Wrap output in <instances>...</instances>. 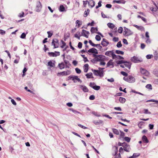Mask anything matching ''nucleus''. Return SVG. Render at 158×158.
<instances>
[{
	"label": "nucleus",
	"mask_w": 158,
	"mask_h": 158,
	"mask_svg": "<svg viewBox=\"0 0 158 158\" xmlns=\"http://www.w3.org/2000/svg\"><path fill=\"white\" fill-rule=\"evenodd\" d=\"M154 57L156 60H157L158 58V52L155 51L154 53Z\"/></svg>",
	"instance_id": "44"
},
{
	"label": "nucleus",
	"mask_w": 158,
	"mask_h": 158,
	"mask_svg": "<svg viewBox=\"0 0 158 158\" xmlns=\"http://www.w3.org/2000/svg\"><path fill=\"white\" fill-rule=\"evenodd\" d=\"M115 53L118 54H121L122 55H123L124 54L123 52L119 50H116Z\"/></svg>",
	"instance_id": "41"
},
{
	"label": "nucleus",
	"mask_w": 158,
	"mask_h": 158,
	"mask_svg": "<svg viewBox=\"0 0 158 158\" xmlns=\"http://www.w3.org/2000/svg\"><path fill=\"white\" fill-rule=\"evenodd\" d=\"M62 44L60 46L61 48H64V51H65L68 48V46L66 45V43L63 41H61Z\"/></svg>",
	"instance_id": "20"
},
{
	"label": "nucleus",
	"mask_w": 158,
	"mask_h": 158,
	"mask_svg": "<svg viewBox=\"0 0 158 158\" xmlns=\"http://www.w3.org/2000/svg\"><path fill=\"white\" fill-rule=\"evenodd\" d=\"M70 71L67 70L66 71H64L58 73L57 74V75L58 77L61 76H67L70 74Z\"/></svg>",
	"instance_id": "10"
},
{
	"label": "nucleus",
	"mask_w": 158,
	"mask_h": 158,
	"mask_svg": "<svg viewBox=\"0 0 158 158\" xmlns=\"http://www.w3.org/2000/svg\"><path fill=\"white\" fill-rule=\"evenodd\" d=\"M95 39L97 41H100L101 39V38L99 35H97L95 36Z\"/></svg>",
	"instance_id": "60"
},
{
	"label": "nucleus",
	"mask_w": 158,
	"mask_h": 158,
	"mask_svg": "<svg viewBox=\"0 0 158 158\" xmlns=\"http://www.w3.org/2000/svg\"><path fill=\"white\" fill-rule=\"evenodd\" d=\"M123 28L122 27H120L118 30V32L119 33H122L123 32Z\"/></svg>",
	"instance_id": "54"
},
{
	"label": "nucleus",
	"mask_w": 158,
	"mask_h": 158,
	"mask_svg": "<svg viewBox=\"0 0 158 158\" xmlns=\"http://www.w3.org/2000/svg\"><path fill=\"white\" fill-rule=\"evenodd\" d=\"M65 64L63 62H61L59 63L58 65V67L60 69H62L65 67Z\"/></svg>",
	"instance_id": "28"
},
{
	"label": "nucleus",
	"mask_w": 158,
	"mask_h": 158,
	"mask_svg": "<svg viewBox=\"0 0 158 158\" xmlns=\"http://www.w3.org/2000/svg\"><path fill=\"white\" fill-rule=\"evenodd\" d=\"M95 24V23L94 21L92 20L91 23H89L87 24V26H94Z\"/></svg>",
	"instance_id": "40"
},
{
	"label": "nucleus",
	"mask_w": 158,
	"mask_h": 158,
	"mask_svg": "<svg viewBox=\"0 0 158 158\" xmlns=\"http://www.w3.org/2000/svg\"><path fill=\"white\" fill-rule=\"evenodd\" d=\"M85 76L87 78H93V73H87L85 75Z\"/></svg>",
	"instance_id": "33"
},
{
	"label": "nucleus",
	"mask_w": 158,
	"mask_h": 158,
	"mask_svg": "<svg viewBox=\"0 0 158 158\" xmlns=\"http://www.w3.org/2000/svg\"><path fill=\"white\" fill-rule=\"evenodd\" d=\"M42 8V5L40 2H38L37 3L36 6V10L38 11H40Z\"/></svg>",
	"instance_id": "25"
},
{
	"label": "nucleus",
	"mask_w": 158,
	"mask_h": 158,
	"mask_svg": "<svg viewBox=\"0 0 158 158\" xmlns=\"http://www.w3.org/2000/svg\"><path fill=\"white\" fill-rule=\"evenodd\" d=\"M84 71L85 73L88 72L89 69V65L88 64H85L83 66Z\"/></svg>",
	"instance_id": "30"
},
{
	"label": "nucleus",
	"mask_w": 158,
	"mask_h": 158,
	"mask_svg": "<svg viewBox=\"0 0 158 158\" xmlns=\"http://www.w3.org/2000/svg\"><path fill=\"white\" fill-rule=\"evenodd\" d=\"M119 152L120 154H122L123 153V148L122 147H120L119 150Z\"/></svg>",
	"instance_id": "59"
},
{
	"label": "nucleus",
	"mask_w": 158,
	"mask_h": 158,
	"mask_svg": "<svg viewBox=\"0 0 158 158\" xmlns=\"http://www.w3.org/2000/svg\"><path fill=\"white\" fill-rule=\"evenodd\" d=\"M140 71L141 74L143 76V78L144 79H146V78H144V76H146L147 77L149 76L150 73L146 69L141 68L140 69Z\"/></svg>",
	"instance_id": "7"
},
{
	"label": "nucleus",
	"mask_w": 158,
	"mask_h": 158,
	"mask_svg": "<svg viewBox=\"0 0 158 158\" xmlns=\"http://www.w3.org/2000/svg\"><path fill=\"white\" fill-rule=\"evenodd\" d=\"M75 71H76V73L78 74H80L81 72V70L78 68H76Z\"/></svg>",
	"instance_id": "61"
},
{
	"label": "nucleus",
	"mask_w": 158,
	"mask_h": 158,
	"mask_svg": "<svg viewBox=\"0 0 158 158\" xmlns=\"http://www.w3.org/2000/svg\"><path fill=\"white\" fill-rule=\"evenodd\" d=\"M82 36L81 33V34L80 32H77L74 35L75 37L78 39V40H80V37Z\"/></svg>",
	"instance_id": "29"
},
{
	"label": "nucleus",
	"mask_w": 158,
	"mask_h": 158,
	"mask_svg": "<svg viewBox=\"0 0 158 158\" xmlns=\"http://www.w3.org/2000/svg\"><path fill=\"white\" fill-rule=\"evenodd\" d=\"M81 33L82 36H84L86 38L89 37L90 34L89 31L84 29L82 30Z\"/></svg>",
	"instance_id": "14"
},
{
	"label": "nucleus",
	"mask_w": 158,
	"mask_h": 158,
	"mask_svg": "<svg viewBox=\"0 0 158 158\" xmlns=\"http://www.w3.org/2000/svg\"><path fill=\"white\" fill-rule=\"evenodd\" d=\"M89 43L90 44L93 46L95 47L97 45H98V44L96 45L94 44L92 41L91 40H89Z\"/></svg>",
	"instance_id": "55"
},
{
	"label": "nucleus",
	"mask_w": 158,
	"mask_h": 158,
	"mask_svg": "<svg viewBox=\"0 0 158 158\" xmlns=\"http://www.w3.org/2000/svg\"><path fill=\"white\" fill-rule=\"evenodd\" d=\"M56 61L54 60H50L48 62L47 66L49 68H54L55 66Z\"/></svg>",
	"instance_id": "12"
},
{
	"label": "nucleus",
	"mask_w": 158,
	"mask_h": 158,
	"mask_svg": "<svg viewBox=\"0 0 158 158\" xmlns=\"http://www.w3.org/2000/svg\"><path fill=\"white\" fill-rule=\"evenodd\" d=\"M153 56L152 55H148L146 56V58L148 59H150L153 57Z\"/></svg>",
	"instance_id": "63"
},
{
	"label": "nucleus",
	"mask_w": 158,
	"mask_h": 158,
	"mask_svg": "<svg viewBox=\"0 0 158 158\" xmlns=\"http://www.w3.org/2000/svg\"><path fill=\"white\" fill-rule=\"evenodd\" d=\"M89 10L88 9L86 10H85L84 14V16L85 17H86L87 15H89Z\"/></svg>",
	"instance_id": "38"
},
{
	"label": "nucleus",
	"mask_w": 158,
	"mask_h": 158,
	"mask_svg": "<svg viewBox=\"0 0 158 158\" xmlns=\"http://www.w3.org/2000/svg\"><path fill=\"white\" fill-rule=\"evenodd\" d=\"M143 113L145 114H150L151 112H149L148 109H144L143 110Z\"/></svg>",
	"instance_id": "46"
},
{
	"label": "nucleus",
	"mask_w": 158,
	"mask_h": 158,
	"mask_svg": "<svg viewBox=\"0 0 158 158\" xmlns=\"http://www.w3.org/2000/svg\"><path fill=\"white\" fill-rule=\"evenodd\" d=\"M125 136V133L123 131H120V138H123Z\"/></svg>",
	"instance_id": "48"
},
{
	"label": "nucleus",
	"mask_w": 158,
	"mask_h": 158,
	"mask_svg": "<svg viewBox=\"0 0 158 158\" xmlns=\"http://www.w3.org/2000/svg\"><path fill=\"white\" fill-rule=\"evenodd\" d=\"M142 142L145 143H148L149 142V141L147 137L145 135H144L142 136Z\"/></svg>",
	"instance_id": "22"
},
{
	"label": "nucleus",
	"mask_w": 158,
	"mask_h": 158,
	"mask_svg": "<svg viewBox=\"0 0 158 158\" xmlns=\"http://www.w3.org/2000/svg\"><path fill=\"white\" fill-rule=\"evenodd\" d=\"M119 100L120 102L122 103H125L126 101L125 98L122 97H120Z\"/></svg>",
	"instance_id": "37"
},
{
	"label": "nucleus",
	"mask_w": 158,
	"mask_h": 158,
	"mask_svg": "<svg viewBox=\"0 0 158 158\" xmlns=\"http://www.w3.org/2000/svg\"><path fill=\"white\" fill-rule=\"evenodd\" d=\"M137 17L138 18H141L142 20L143 21H144V22H147V20L146 19L144 18V17H143L142 16H141L139 15H138L137 16Z\"/></svg>",
	"instance_id": "45"
},
{
	"label": "nucleus",
	"mask_w": 158,
	"mask_h": 158,
	"mask_svg": "<svg viewBox=\"0 0 158 158\" xmlns=\"http://www.w3.org/2000/svg\"><path fill=\"white\" fill-rule=\"evenodd\" d=\"M81 56L83 58V59H84L83 60L85 62H86V61H88V60L87 57L85 56V55H81Z\"/></svg>",
	"instance_id": "53"
},
{
	"label": "nucleus",
	"mask_w": 158,
	"mask_h": 158,
	"mask_svg": "<svg viewBox=\"0 0 158 158\" xmlns=\"http://www.w3.org/2000/svg\"><path fill=\"white\" fill-rule=\"evenodd\" d=\"M120 66L123 68H125L124 70L125 71H128V70L131 68V64L130 62L124 61L123 64L120 65Z\"/></svg>",
	"instance_id": "6"
},
{
	"label": "nucleus",
	"mask_w": 158,
	"mask_h": 158,
	"mask_svg": "<svg viewBox=\"0 0 158 158\" xmlns=\"http://www.w3.org/2000/svg\"><path fill=\"white\" fill-rule=\"evenodd\" d=\"M140 155V154L139 153H134L132 156L129 157L128 158H136L139 156Z\"/></svg>",
	"instance_id": "35"
},
{
	"label": "nucleus",
	"mask_w": 158,
	"mask_h": 158,
	"mask_svg": "<svg viewBox=\"0 0 158 158\" xmlns=\"http://www.w3.org/2000/svg\"><path fill=\"white\" fill-rule=\"evenodd\" d=\"M82 44L81 42H79L78 44V47L80 48L81 49L82 48Z\"/></svg>",
	"instance_id": "62"
},
{
	"label": "nucleus",
	"mask_w": 158,
	"mask_h": 158,
	"mask_svg": "<svg viewBox=\"0 0 158 158\" xmlns=\"http://www.w3.org/2000/svg\"><path fill=\"white\" fill-rule=\"evenodd\" d=\"M126 2L125 0H114L113 1V3H117L118 4H124Z\"/></svg>",
	"instance_id": "21"
},
{
	"label": "nucleus",
	"mask_w": 158,
	"mask_h": 158,
	"mask_svg": "<svg viewBox=\"0 0 158 158\" xmlns=\"http://www.w3.org/2000/svg\"><path fill=\"white\" fill-rule=\"evenodd\" d=\"M27 70V69L26 67H25L24 68V69L23 70V74H22L23 77H24L25 76V75L26 74L25 73L26 72Z\"/></svg>",
	"instance_id": "47"
},
{
	"label": "nucleus",
	"mask_w": 158,
	"mask_h": 158,
	"mask_svg": "<svg viewBox=\"0 0 158 158\" xmlns=\"http://www.w3.org/2000/svg\"><path fill=\"white\" fill-rule=\"evenodd\" d=\"M102 2L101 1H100L98 3V5L97 6H96V9H97L99 7H101L102 6V4H101Z\"/></svg>",
	"instance_id": "51"
},
{
	"label": "nucleus",
	"mask_w": 158,
	"mask_h": 158,
	"mask_svg": "<svg viewBox=\"0 0 158 158\" xmlns=\"http://www.w3.org/2000/svg\"><path fill=\"white\" fill-rule=\"evenodd\" d=\"M88 52L94 54H97L98 53V50L95 48H93L90 49L88 51Z\"/></svg>",
	"instance_id": "18"
},
{
	"label": "nucleus",
	"mask_w": 158,
	"mask_h": 158,
	"mask_svg": "<svg viewBox=\"0 0 158 158\" xmlns=\"http://www.w3.org/2000/svg\"><path fill=\"white\" fill-rule=\"evenodd\" d=\"M124 139L127 142H129L130 141L131 138L127 137H126L124 138Z\"/></svg>",
	"instance_id": "57"
},
{
	"label": "nucleus",
	"mask_w": 158,
	"mask_h": 158,
	"mask_svg": "<svg viewBox=\"0 0 158 158\" xmlns=\"http://www.w3.org/2000/svg\"><path fill=\"white\" fill-rule=\"evenodd\" d=\"M122 45L121 41H119L118 42L117 44V46L118 48H120L122 47Z\"/></svg>",
	"instance_id": "58"
},
{
	"label": "nucleus",
	"mask_w": 158,
	"mask_h": 158,
	"mask_svg": "<svg viewBox=\"0 0 158 158\" xmlns=\"http://www.w3.org/2000/svg\"><path fill=\"white\" fill-rule=\"evenodd\" d=\"M100 88V87L99 86H98L96 85L94 86V87L93 89L94 90H99Z\"/></svg>",
	"instance_id": "52"
},
{
	"label": "nucleus",
	"mask_w": 158,
	"mask_h": 158,
	"mask_svg": "<svg viewBox=\"0 0 158 158\" xmlns=\"http://www.w3.org/2000/svg\"><path fill=\"white\" fill-rule=\"evenodd\" d=\"M52 44L54 46V48H56L58 47L59 44L58 40H53L52 42Z\"/></svg>",
	"instance_id": "15"
},
{
	"label": "nucleus",
	"mask_w": 158,
	"mask_h": 158,
	"mask_svg": "<svg viewBox=\"0 0 158 158\" xmlns=\"http://www.w3.org/2000/svg\"><path fill=\"white\" fill-rule=\"evenodd\" d=\"M82 22L80 20H77L76 21V26L77 28H79L82 24Z\"/></svg>",
	"instance_id": "23"
},
{
	"label": "nucleus",
	"mask_w": 158,
	"mask_h": 158,
	"mask_svg": "<svg viewBox=\"0 0 158 158\" xmlns=\"http://www.w3.org/2000/svg\"><path fill=\"white\" fill-rule=\"evenodd\" d=\"M88 3L89 5L92 8L95 6V2L93 0H90L88 2Z\"/></svg>",
	"instance_id": "27"
},
{
	"label": "nucleus",
	"mask_w": 158,
	"mask_h": 158,
	"mask_svg": "<svg viewBox=\"0 0 158 158\" xmlns=\"http://www.w3.org/2000/svg\"><path fill=\"white\" fill-rule=\"evenodd\" d=\"M131 60L134 63H136L141 62L143 60L142 59L139 58L137 56H134L131 58Z\"/></svg>",
	"instance_id": "13"
},
{
	"label": "nucleus",
	"mask_w": 158,
	"mask_h": 158,
	"mask_svg": "<svg viewBox=\"0 0 158 158\" xmlns=\"http://www.w3.org/2000/svg\"><path fill=\"white\" fill-rule=\"evenodd\" d=\"M146 88L149 90H151L152 89V86L151 84H147L145 86Z\"/></svg>",
	"instance_id": "43"
},
{
	"label": "nucleus",
	"mask_w": 158,
	"mask_h": 158,
	"mask_svg": "<svg viewBox=\"0 0 158 158\" xmlns=\"http://www.w3.org/2000/svg\"><path fill=\"white\" fill-rule=\"evenodd\" d=\"M48 54L50 57H56L59 56L60 53L59 52L55 51L54 52H48Z\"/></svg>",
	"instance_id": "11"
},
{
	"label": "nucleus",
	"mask_w": 158,
	"mask_h": 158,
	"mask_svg": "<svg viewBox=\"0 0 158 158\" xmlns=\"http://www.w3.org/2000/svg\"><path fill=\"white\" fill-rule=\"evenodd\" d=\"M107 66L112 67H113L114 64L112 60H110L107 63Z\"/></svg>",
	"instance_id": "31"
},
{
	"label": "nucleus",
	"mask_w": 158,
	"mask_h": 158,
	"mask_svg": "<svg viewBox=\"0 0 158 158\" xmlns=\"http://www.w3.org/2000/svg\"><path fill=\"white\" fill-rule=\"evenodd\" d=\"M123 147V149L124 151L127 152L129 151V149L130 148L129 145L126 143H125V144H124Z\"/></svg>",
	"instance_id": "24"
},
{
	"label": "nucleus",
	"mask_w": 158,
	"mask_h": 158,
	"mask_svg": "<svg viewBox=\"0 0 158 158\" xmlns=\"http://www.w3.org/2000/svg\"><path fill=\"white\" fill-rule=\"evenodd\" d=\"M154 6L150 8L153 14L155 16L158 15V4H157L154 2H153Z\"/></svg>",
	"instance_id": "3"
},
{
	"label": "nucleus",
	"mask_w": 158,
	"mask_h": 158,
	"mask_svg": "<svg viewBox=\"0 0 158 158\" xmlns=\"http://www.w3.org/2000/svg\"><path fill=\"white\" fill-rule=\"evenodd\" d=\"M72 80L74 82H76L77 81H78V82L81 81L80 79L78 78V77L77 76L73 77Z\"/></svg>",
	"instance_id": "34"
},
{
	"label": "nucleus",
	"mask_w": 158,
	"mask_h": 158,
	"mask_svg": "<svg viewBox=\"0 0 158 158\" xmlns=\"http://www.w3.org/2000/svg\"><path fill=\"white\" fill-rule=\"evenodd\" d=\"M144 123L143 122H140L138 124L139 128H142L143 127Z\"/></svg>",
	"instance_id": "39"
},
{
	"label": "nucleus",
	"mask_w": 158,
	"mask_h": 158,
	"mask_svg": "<svg viewBox=\"0 0 158 158\" xmlns=\"http://www.w3.org/2000/svg\"><path fill=\"white\" fill-rule=\"evenodd\" d=\"M105 55L110 57H112L113 59H118L122 60L123 58L120 56L116 55L114 52V50L108 51L106 52Z\"/></svg>",
	"instance_id": "2"
},
{
	"label": "nucleus",
	"mask_w": 158,
	"mask_h": 158,
	"mask_svg": "<svg viewBox=\"0 0 158 158\" xmlns=\"http://www.w3.org/2000/svg\"><path fill=\"white\" fill-rule=\"evenodd\" d=\"M121 73L124 76L123 77V79L126 81L130 83H132L135 82V79L132 75L128 76L127 73L124 71H121Z\"/></svg>",
	"instance_id": "1"
},
{
	"label": "nucleus",
	"mask_w": 158,
	"mask_h": 158,
	"mask_svg": "<svg viewBox=\"0 0 158 158\" xmlns=\"http://www.w3.org/2000/svg\"><path fill=\"white\" fill-rule=\"evenodd\" d=\"M113 40L114 42H117L118 41V37H114L113 39Z\"/></svg>",
	"instance_id": "64"
},
{
	"label": "nucleus",
	"mask_w": 158,
	"mask_h": 158,
	"mask_svg": "<svg viewBox=\"0 0 158 158\" xmlns=\"http://www.w3.org/2000/svg\"><path fill=\"white\" fill-rule=\"evenodd\" d=\"M112 131L113 132V133L117 135H118L119 134V132L118 131V130L114 129V128H113L112 129Z\"/></svg>",
	"instance_id": "42"
},
{
	"label": "nucleus",
	"mask_w": 158,
	"mask_h": 158,
	"mask_svg": "<svg viewBox=\"0 0 158 158\" xmlns=\"http://www.w3.org/2000/svg\"><path fill=\"white\" fill-rule=\"evenodd\" d=\"M113 148L114 149V153L113 155L114 156V158H121V156L120 153L117 154L118 152V147L115 146Z\"/></svg>",
	"instance_id": "9"
},
{
	"label": "nucleus",
	"mask_w": 158,
	"mask_h": 158,
	"mask_svg": "<svg viewBox=\"0 0 158 158\" xmlns=\"http://www.w3.org/2000/svg\"><path fill=\"white\" fill-rule=\"evenodd\" d=\"M109 42L105 39H103L101 44L103 47H106L109 44Z\"/></svg>",
	"instance_id": "19"
},
{
	"label": "nucleus",
	"mask_w": 158,
	"mask_h": 158,
	"mask_svg": "<svg viewBox=\"0 0 158 158\" xmlns=\"http://www.w3.org/2000/svg\"><path fill=\"white\" fill-rule=\"evenodd\" d=\"M59 10L60 12H63L65 11L64 7L62 5H61L60 6Z\"/></svg>",
	"instance_id": "36"
},
{
	"label": "nucleus",
	"mask_w": 158,
	"mask_h": 158,
	"mask_svg": "<svg viewBox=\"0 0 158 158\" xmlns=\"http://www.w3.org/2000/svg\"><path fill=\"white\" fill-rule=\"evenodd\" d=\"M98 28L97 27H92L90 29V31L92 33H97L101 35V34L99 32H98Z\"/></svg>",
	"instance_id": "17"
},
{
	"label": "nucleus",
	"mask_w": 158,
	"mask_h": 158,
	"mask_svg": "<svg viewBox=\"0 0 158 158\" xmlns=\"http://www.w3.org/2000/svg\"><path fill=\"white\" fill-rule=\"evenodd\" d=\"M107 25L109 28L112 29L117 30V27L115 25L112 23H109L107 24Z\"/></svg>",
	"instance_id": "16"
},
{
	"label": "nucleus",
	"mask_w": 158,
	"mask_h": 158,
	"mask_svg": "<svg viewBox=\"0 0 158 158\" xmlns=\"http://www.w3.org/2000/svg\"><path fill=\"white\" fill-rule=\"evenodd\" d=\"M123 35L126 36H128L132 35L133 32L129 29L126 27H123Z\"/></svg>",
	"instance_id": "8"
},
{
	"label": "nucleus",
	"mask_w": 158,
	"mask_h": 158,
	"mask_svg": "<svg viewBox=\"0 0 158 158\" xmlns=\"http://www.w3.org/2000/svg\"><path fill=\"white\" fill-rule=\"evenodd\" d=\"M99 69L94 70L93 71L94 74L97 76H99L101 77H102L104 76V72L103 68H99Z\"/></svg>",
	"instance_id": "4"
},
{
	"label": "nucleus",
	"mask_w": 158,
	"mask_h": 158,
	"mask_svg": "<svg viewBox=\"0 0 158 158\" xmlns=\"http://www.w3.org/2000/svg\"><path fill=\"white\" fill-rule=\"evenodd\" d=\"M81 88L85 92H88L89 91L88 88L85 86L81 85Z\"/></svg>",
	"instance_id": "32"
},
{
	"label": "nucleus",
	"mask_w": 158,
	"mask_h": 158,
	"mask_svg": "<svg viewBox=\"0 0 158 158\" xmlns=\"http://www.w3.org/2000/svg\"><path fill=\"white\" fill-rule=\"evenodd\" d=\"M24 12L23 11L21 13L19 14L18 16L20 18L23 17L24 16Z\"/></svg>",
	"instance_id": "56"
},
{
	"label": "nucleus",
	"mask_w": 158,
	"mask_h": 158,
	"mask_svg": "<svg viewBox=\"0 0 158 158\" xmlns=\"http://www.w3.org/2000/svg\"><path fill=\"white\" fill-rule=\"evenodd\" d=\"M93 56L94 58V60L96 61H104L105 60V56L102 55L93 54Z\"/></svg>",
	"instance_id": "5"
},
{
	"label": "nucleus",
	"mask_w": 158,
	"mask_h": 158,
	"mask_svg": "<svg viewBox=\"0 0 158 158\" xmlns=\"http://www.w3.org/2000/svg\"><path fill=\"white\" fill-rule=\"evenodd\" d=\"M95 85L96 84L94 82H90L89 83V86L93 89Z\"/></svg>",
	"instance_id": "50"
},
{
	"label": "nucleus",
	"mask_w": 158,
	"mask_h": 158,
	"mask_svg": "<svg viewBox=\"0 0 158 158\" xmlns=\"http://www.w3.org/2000/svg\"><path fill=\"white\" fill-rule=\"evenodd\" d=\"M133 26L139 30H140L141 31H144L145 30L144 27L142 26H138L136 25H134Z\"/></svg>",
	"instance_id": "26"
},
{
	"label": "nucleus",
	"mask_w": 158,
	"mask_h": 158,
	"mask_svg": "<svg viewBox=\"0 0 158 158\" xmlns=\"http://www.w3.org/2000/svg\"><path fill=\"white\" fill-rule=\"evenodd\" d=\"M145 42L147 44H149L151 43V40L150 38H146Z\"/></svg>",
	"instance_id": "49"
}]
</instances>
